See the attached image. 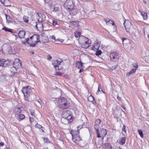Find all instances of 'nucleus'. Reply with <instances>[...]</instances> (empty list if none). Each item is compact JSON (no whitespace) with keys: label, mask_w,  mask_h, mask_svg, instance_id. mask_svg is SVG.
Here are the masks:
<instances>
[{"label":"nucleus","mask_w":149,"mask_h":149,"mask_svg":"<svg viewBox=\"0 0 149 149\" xmlns=\"http://www.w3.org/2000/svg\"><path fill=\"white\" fill-rule=\"evenodd\" d=\"M56 8H54V10H55V9H56Z\"/></svg>","instance_id":"59"},{"label":"nucleus","mask_w":149,"mask_h":149,"mask_svg":"<svg viewBox=\"0 0 149 149\" xmlns=\"http://www.w3.org/2000/svg\"><path fill=\"white\" fill-rule=\"evenodd\" d=\"M126 39H127V38H122V41H123H123H124V40H126Z\"/></svg>","instance_id":"50"},{"label":"nucleus","mask_w":149,"mask_h":149,"mask_svg":"<svg viewBox=\"0 0 149 149\" xmlns=\"http://www.w3.org/2000/svg\"><path fill=\"white\" fill-rule=\"evenodd\" d=\"M79 42L81 45V47L83 48H87L90 46V42L89 39L84 36L79 38Z\"/></svg>","instance_id":"3"},{"label":"nucleus","mask_w":149,"mask_h":149,"mask_svg":"<svg viewBox=\"0 0 149 149\" xmlns=\"http://www.w3.org/2000/svg\"><path fill=\"white\" fill-rule=\"evenodd\" d=\"M3 30H4L5 31H8L10 32H13L12 31L11 29L8 28L5 26H4L3 28H2Z\"/></svg>","instance_id":"30"},{"label":"nucleus","mask_w":149,"mask_h":149,"mask_svg":"<svg viewBox=\"0 0 149 149\" xmlns=\"http://www.w3.org/2000/svg\"><path fill=\"white\" fill-rule=\"evenodd\" d=\"M52 22L53 24V25L55 26L56 25H58L57 23V22L56 21L53 20L52 21Z\"/></svg>","instance_id":"38"},{"label":"nucleus","mask_w":149,"mask_h":149,"mask_svg":"<svg viewBox=\"0 0 149 149\" xmlns=\"http://www.w3.org/2000/svg\"><path fill=\"white\" fill-rule=\"evenodd\" d=\"M30 121L31 122H32L33 121V118L30 117L29 118Z\"/></svg>","instance_id":"46"},{"label":"nucleus","mask_w":149,"mask_h":149,"mask_svg":"<svg viewBox=\"0 0 149 149\" xmlns=\"http://www.w3.org/2000/svg\"><path fill=\"white\" fill-rule=\"evenodd\" d=\"M101 122V120L98 119L96 120L95 123L94 128L96 131L97 136L98 138H101V136L99 132V128L100 127L99 125L100 124Z\"/></svg>","instance_id":"8"},{"label":"nucleus","mask_w":149,"mask_h":149,"mask_svg":"<svg viewBox=\"0 0 149 149\" xmlns=\"http://www.w3.org/2000/svg\"><path fill=\"white\" fill-rule=\"evenodd\" d=\"M121 107L123 108V109H124V110H125V107L123 105H122L121 106Z\"/></svg>","instance_id":"51"},{"label":"nucleus","mask_w":149,"mask_h":149,"mask_svg":"<svg viewBox=\"0 0 149 149\" xmlns=\"http://www.w3.org/2000/svg\"><path fill=\"white\" fill-rule=\"evenodd\" d=\"M22 111L21 107H16L14 110L15 114L17 115L19 114Z\"/></svg>","instance_id":"21"},{"label":"nucleus","mask_w":149,"mask_h":149,"mask_svg":"<svg viewBox=\"0 0 149 149\" xmlns=\"http://www.w3.org/2000/svg\"><path fill=\"white\" fill-rule=\"evenodd\" d=\"M39 36L36 35H34L31 36L30 38L26 39V42L30 45V46L33 47L36 45V42H39Z\"/></svg>","instance_id":"2"},{"label":"nucleus","mask_w":149,"mask_h":149,"mask_svg":"<svg viewBox=\"0 0 149 149\" xmlns=\"http://www.w3.org/2000/svg\"><path fill=\"white\" fill-rule=\"evenodd\" d=\"M25 117V116L23 114H20L17 116V118L19 121H20L24 119Z\"/></svg>","instance_id":"27"},{"label":"nucleus","mask_w":149,"mask_h":149,"mask_svg":"<svg viewBox=\"0 0 149 149\" xmlns=\"http://www.w3.org/2000/svg\"><path fill=\"white\" fill-rule=\"evenodd\" d=\"M31 114L32 116H35V111L34 110L32 111L31 112Z\"/></svg>","instance_id":"40"},{"label":"nucleus","mask_w":149,"mask_h":149,"mask_svg":"<svg viewBox=\"0 0 149 149\" xmlns=\"http://www.w3.org/2000/svg\"><path fill=\"white\" fill-rule=\"evenodd\" d=\"M52 38L53 39H54V40H55V36H52Z\"/></svg>","instance_id":"52"},{"label":"nucleus","mask_w":149,"mask_h":149,"mask_svg":"<svg viewBox=\"0 0 149 149\" xmlns=\"http://www.w3.org/2000/svg\"><path fill=\"white\" fill-rule=\"evenodd\" d=\"M141 15L142 16L144 20H146L148 18L147 15L145 12H141Z\"/></svg>","instance_id":"26"},{"label":"nucleus","mask_w":149,"mask_h":149,"mask_svg":"<svg viewBox=\"0 0 149 149\" xmlns=\"http://www.w3.org/2000/svg\"><path fill=\"white\" fill-rule=\"evenodd\" d=\"M75 36L76 38H77L81 37L80 35L81 34V33L79 31H76L74 33Z\"/></svg>","instance_id":"29"},{"label":"nucleus","mask_w":149,"mask_h":149,"mask_svg":"<svg viewBox=\"0 0 149 149\" xmlns=\"http://www.w3.org/2000/svg\"><path fill=\"white\" fill-rule=\"evenodd\" d=\"M77 127H78V129H79V126H78Z\"/></svg>","instance_id":"58"},{"label":"nucleus","mask_w":149,"mask_h":149,"mask_svg":"<svg viewBox=\"0 0 149 149\" xmlns=\"http://www.w3.org/2000/svg\"><path fill=\"white\" fill-rule=\"evenodd\" d=\"M74 5L72 0H66L65 2L64 6L66 9L70 10L73 8Z\"/></svg>","instance_id":"7"},{"label":"nucleus","mask_w":149,"mask_h":149,"mask_svg":"<svg viewBox=\"0 0 149 149\" xmlns=\"http://www.w3.org/2000/svg\"><path fill=\"white\" fill-rule=\"evenodd\" d=\"M52 58V57L49 55H48L47 56V59L50 60Z\"/></svg>","instance_id":"43"},{"label":"nucleus","mask_w":149,"mask_h":149,"mask_svg":"<svg viewBox=\"0 0 149 149\" xmlns=\"http://www.w3.org/2000/svg\"><path fill=\"white\" fill-rule=\"evenodd\" d=\"M125 125H123V129H122V131L124 132H126V131L125 130Z\"/></svg>","instance_id":"44"},{"label":"nucleus","mask_w":149,"mask_h":149,"mask_svg":"<svg viewBox=\"0 0 149 149\" xmlns=\"http://www.w3.org/2000/svg\"><path fill=\"white\" fill-rule=\"evenodd\" d=\"M37 19L38 22L36 23V27L38 30H42L43 28V24L42 22V20H40L39 19Z\"/></svg>","instance_id":"12"},{"label":"nucleus","mask_w":149,"mask_h":149,"mask_svg":"<svg viewBox=\"0 0 149 149\" xmlns=\"http://www.w3.org/2000/svg\"><path fill=\"white\" fill-rule=\"evenodd\" d=\"M114 24H115L114 23V22H113V23L112 24V25H114Z\"/></svg>","instance_id":"56"},{"label":"nucleus","mask_w":149,"mask_h":149,"mask_svg":"<svg viewBox=\"0 0 149 149\" xmlns=\"http://www.w3.org/2000/svg\"><path fill=\"white\" fill-rule=\"evenodd\" d=\"M25 34V32L23 31H20L18 33V36L20 38H23Z\"/></svg>","instance_id":"19"},{"label":"nucleus","mask_w":149,"mask_h":149,"mask_svg":"<svg viewBox=\"0 0 149 149\" xmlns=\"http://www.w3.org/2000/svg\"><path fill=\"white\" fill-rule=\"evenodd\" d=\"M125 137H122L120 139L118 143L120 145H123L125 143Z\"/></svg>","instance_id":"20"},{"label":"nucleus","mask_w":149,"mask_h":149,"mask_svg":"<svg viewBox=\"0 0 149 149\" xmlns=\"http://www.w3.org/2000/svg\"><path fill=\"white\" fill-rule=\"evenodd\" d=\"M43 140L45 143H50L49 140L47 138H43Z\"/></svg>","instance_id":"35"},{"label":"nucleus","mask_w":149,"mask_h":149,"mask_svg":"<svg viewBox=\"0 0 149 149\" xmlns=\"http://www.w3.org/2000/svg\"><path fill=\"white\" fill-rule=\"evenodd\" d=\"M36 101L38 102L41 105H42V102L41 100L39 99L38 100H36Z\"/></svg>","instance_id":"45"},{"label":"nucleus","mask_w":149,"mask_h":149,"mask_svg":"<svg viewBox=\"0 0 149 149\" xmlns=\"http://www.w3.org/2000/svg\"><path fill=\"white\" fill-rule=\"evenodd\" d=\"M8 77L6 75L4 74L1 76L0 77V81L1 82H4L7 80Z\"/></svg>","instance_id":"16"},{"label":"nucleus","mask_w":149,"mask_h":149,"mask_svg":"<svg viewBox=\"0 0 149 149\" xmlns=\"http://www.w3.org/2000/svg\"><path fill=\"white\" fill-rule=\"evenodd\" d=\"M0 1L5 6H9L10 2L9 0H0Z\"/></svg>","instance_id":"17"},{"label":"nucleus","mask_w":149,"mask_h":149,"mask_svg":"<svg viewBox=\"0 0 149 149\" xmlns=\"http://www.w3.org/2000/svg\"><path fill=\"white\" fill-rule=\"evenodd\" d=\"M88 100L89 101L92 102L94 100V98L93 96L91 95L88 97Z\"/></svg>","instance_id":"31"},{"label":"nucleus","mask_w":149,"mask_h":149,"mask_svg":"<svg viewBox=\"0 0 149 149\" xmlns=\"http://www.w3.org/2000/svg\"><path fill=\"white\" fill-rule=\"evenodd\" d=\"M62 61L61 59L60 61L56 60L54 61L52 63V64L54 67V68L56 70H61L63 69V67L62 66L63 64Z\"/></svg>","instance_id":"6"},{"label":"nucleus","mask_w":149,"mask_h":149,"mask_svg":"<svg viewBox=\"0 0 149 149\" xmlns=\"http://www.w3.org/2000/svg\"><path fill=\"white\" fill-rule=\"evenodd\" d=\"M132 24L129 20H125L124 23V25L126 31L127 32H129L131 28Z\"/></svg>","instance_id":"10"},{"label":"nucleus","mask_w":149,"mask_h":149,"mask_svg":"<svg viewBox=\"0 0 149 149\" xmlns=\"http://www.w3.org/2000/svg\"><path fill=\"white\" fill-rule=\"evenodd\" d=\"M80 69L79 72V73H81V72H83L84 70H83V68H80Z\"/></svg>","instance_id":"47"},{"label":"nucleus","mask_w":149,"mask_h":149,"mask_svg":"<svg viewBox=\"0 0 149 149\" xmlns=\"http://www.w3.org/2000/svg\"><path fill=\"white\" fill-rule=\"evenodd\" d=\"M76 67L79 69L83 67V64L81 61H77L76 63Z\"/></svg>","instance_id":"22"},{"label":"nucleus","mask_w":149,"mask_h":149,"mask_svg":"<svg viewBox=\"0 0 149 149\" xmlns=\"http://www.w3.org/2000/svg\"><path fill=\"white\" fill-rule=\"evenodd\" d=\"M102 52L100 50H98L96 52L95 54L97 56H99L102 54Z\"/></svg>","instance_id":"34"},{"label":"nucleus","mask_w":149,"mask_h":149,"mask_svg":"<svg viewBox=\"0 0 149 149\" xmlns=\"http://www.w3.org/2000/svg\"><path fill=\"white\" fill-rule=\"evenodd\" d=\"M105 149H112V146L108 143H105L104 146Z\"/></svg>","instance_id":"28"},{"label":"nucleus","mask_w":149,"mask_h":149,"mask_svg":"<svg viewBox=\"0 0 149 149\" xmlns=\"http://www.w3.org/2000/svg\"><path fill=\"white\" fill-rule=\"evenodd\" d=\"M100 89H101V91H102L103 92H104L103 91L102 89V88H101L100 86V85H99V86H98V90H97V93H98L99 91H100Z\"/></svg>","instance_id":"41"},{"label":"nucleus","mask_w":149,"mask_h":149,"mask_svg":"<svg viewBox=\"0 0 149 149\" xmlns=\"http://www.w3.org/2000/svg\"><path fill=\"white\" fill-rule=\"evenodd\" d=\"M5 15L7 22L9 23H11L13 22V19L9 15H8L6 14H5Z\"/></svg>","instance_id":"18"},{"label":"nucleus","mask_w":149,"mask_h":149,"mask_svg":"<svg viewBox=\"0 0 149 149\" xmlns=\"http://www.w3.org/2000/svg\"><path fill=\"white\" fill-rule=\"evenodd\" d=\"M13 66L17 69L21 68L22 64L19 59H15L13 62Z\"/></svg>","instance_id":"11"},{"label":"nucleus","mask_w":149,"mask_h":149,"mask_svg":"<svg viewBox=\"0 0 149 149\" xmlns=\"http://www.w3.org/2000/svg\"><path fill=\"white\" fill-rule=\"evenodd\" d=\"M10 50L9 51V53H10Z\"/></svg>","instance_id":"60"},{"label":"nucleus","mask_w":149,"mask_h":149,"mask_svg":"<svg viewBox=\"0 0 149 149\" xmlns=\"http://www.w3.org/2000/svg\"><path fill=\"white\" fill-rule=\"evenodd\" d=\"M23 20L24 22H27L29 21V19L27 17L24 16L23 17Z\"/></svg>","instance_id":"33"},{"label":"nucleus","mask_w":149,"mask_h":149,"mask_svg":"<svg viewBox=\"0 0 149 149\" xmlns=\"http://www.w3.org/2000/svg\"><path fill=\"white\" fill-rule=\"evenodd\" d=\"M4 145V143L3 142H1V143H0V146H3Z\"/></svg>","instance_id":"48"},{"label":"nucleus","mask_w":149,"mask_h":149,"mask_svg":"<svg viewBox=\"0 0 149 149\" xmlns=\"http://www.w3.org/2000/svg\"><path fill=\"white\" fill-rule=\"evenodd\" d=\"M41 130H42V132H44V130L42 129H41Z\"/></svg>","instance_id":"54"},{"label":"nucleus","mask_w":149,"mask_h":149,"mask_svg":"<svg viewBox=\"0 0 149 149\" xmlns=\"http://www.w3.org/2000/svg\"><path fill=\"white\" fill-rule=\"evenodd\" d=\"M133 66L136 69H137L138 68V65L137 63H134L133 64Z\"/></svg>","instance_id":"36"},{"label":"nucleus","mask_w":149,"mask_h":149,"mask_svg":"<svg viewBox=\"0 0 149 149\" xmlns=\"http://www.w3.org/2000/svg\"><path fill=\"white\" fill-rule=\"evenodd\" d=\"M62 116L63 118L67 120L68 123L71 122L73 120L72 112L69 110L63 111L62 113Z\"/></svg>","instance_id":"5"},{"label":"nucleus","mask_w":149,"mask_h":149,"mask_svg":"<svg viewBox=\"0 0 149 149\" xmlns=\"http://www.w3.org/2000/svg\"><path fill=\"white\" fill-rule=\"evenodd\" d=\"M31 53L32 54H33L34 53V52L33 51H31Z\"/></svg>","instance_id":"53"},{"label":"nucleus","mask_w":149,"mask_h":149,"mask_svg":"<svg viewBox=\"0 0 149 149\" xmlns=\"http://www.w3.org/2000/svg\"><path fill=\"white\" fill-rule=\"evenodd\" d=\"M35 127H36V128H39V129H40L41 128H42V126L37 123L35 125Z\"/></svg>","instance_id":"37"},{"label":"nucleus","mask_w":149,"mask_h":149,"mask_svg":"<svg viewBox=\"0 0 149 149\" xmlns=\"http://www.w3.org/2000/svg\"><path fill=\"white\" fill-rule=\"evenodd\" d=\"M57 102L58 107L63 109H68L70 105V103L67 102L66 100L63 97L58 99Z\"/></svg>","instance_id":"1"},{"label":"nucleus","mask_w":149,"mask_h":149,"mask_svg":"<svg viewBox=\"0 0 149 149\" xmlns=\"http://www.w3.org/2000/svg\"><path fill=\"white\" fill-rule=\"evenodd\" d=\"M136 70V69H132L127 74V77L130 76L131 74L135 72Z\"/></svg>","instance_id":"24"},{"label":"nucleus","mask_w":149,"mask_h":149,"mask_svg":"<svg viewBox=\"0 0 149 149\" xmlns=\"http://www.w3.org/2000/svg\"><path fill=\"white\" fill-rule=\"evenodd\" d=\"M117 99L119 100H121V98L120 97L118 96L117 97Z\"/></svg>","instance_id":"49"},{"label":"nucleus","mask_w":149,"mask_h":149,"mask_svg":"<svg viewBox=\"0 0 149 149\" xmlns=\"http://www.w3.org/2000/svg\"><path fill=\"white\" fill-rule=\"evenodd\" d=\"M17 68L13 66V67L11 68L10 71L13 74H14L17 72Z\"/></svg>","instance_id":"25"},{"label":"nucleus","mask_w":149,"mask_h":149,"mask_svg":"<svg viewBox=\"0 0 149 149\" xmlns=\"http://www.w3.org/2000/svg\"><path fill=\"white\" fill-rule=\"evenodd\" d=\"M71 10L70 13L71 14L73 15H76L77 12V10L76 9H70Z\"/></svg>","instance_id":"23"},{"label":"nucleus","mask_w":149,"mask_h":149,"mask_svg":"<svg viewBox=\"0 0 149 149\" xmlns=\"http://www.w3.org/2000/svg\"><path fill=\"white\" fill-rule=\"evenodd\" d=\"M4 149H10L8 148H5Z\"/></svg>","instance_id":"57"},{"label":"nucleus","mask_w":149,"mask_h":149,"mask_svg":"<svg viewBox=\"0 0 149 149\" xmlns=\"http://www.w3.org/2000/svg\"><path fill=\"white\" fill-rule=\"evenodd\" d=\"M99 133H100L101 137L104 138L107 134V131L106 130L102 129L99 132Z\"/></svg>","instance_id":"14"},{"label":"nucleus","mask_w":149,"mask_h":149,"mask_svg":"<svg viewBox=\"0 0 149 149\" xmlns=\"http://www.w3.org/2000/svg\"><path fill=\"white\" fill-rule=\"evenodd\" d=\"M70 133L72 135V140L74 142L77 143V141L81 140V138L79 136V131L78 129L77 130H71Z\"/></svg>","instance_id":"4"},{"label":"nucleus","mask_w":149,"mask_h":149,"mask_svg":"<svg viewBox=\"0 0 149 149\" xmlns=\"http://www.w3.org/2000/svg\"><path fill=\"white\" fill-rule=\"evenodd\" d=\"M8 64V62L5 59H0V66L6 67Z\"/></svg>","instance_id":"13"},{"label":"nucleus","mask_w":149,"mask_h":149,"mask_svg":"<svg viewBox=\"0 0 149 149\" xmlns=\"http://www.w3.org/2000/svg\"><path fill=\"white\" fill-rule=\"evenodd\" d=\"M138 132L139 135H140V136H141V137L142 138H143V134L142 131L140 130H138Z\"/></svg>","instance_id":"32"},{"label":"nucleus","mask_w":149,"mask_h":149,"mask_svg":"<svg viewBox=\"0 0 149 149\" xmlns=\"http://www.w3.org/2000/svg\"><path fill=\"white\" fill-rule=\"evenodd\" d=\"M56 74L58 76H61L62 75V74L61 72H57L56 73Z\"/></svg>","instance_id":"42"},{"label":"nucleus","mask_w":149,"mask_h":149,"mask_svg":"<svg viewBox=\"0 0 149 149\" xmlns=\"http://www.w3.org/2000/svg\"><path fill=\"white\" fill-rule=\"evenodd\" d=\"M117 54L116 52H113L110 54V56L112 61H114L115 59L117 58Z\"/></svg>","instance_id":"15"},{"label":"nucleus","mask_w":149,"mask_h":149,"mask_svg":"<svg viewBox=\"0 0 149 149\" xmlns=\"http://www.w3.org/2000/svg\"><path fill=\"white\" fill-rule=\"evenodd\" d=\"M117 66H118V64H117L116 65L112 66L111 68V69L112 70H113L116 69L117 68Z\"/></svg>","instance_id":"39"},{"label":"nucleus","mask_w":149,"mask_h":149,"mask_svg":"<svg viewBox=\"0 0 149 149\" xmlns=\"http://www.w3.org/2000/svg\"><path fill=\"white\" fill-rule=\"evenodd\" d=\"M22 91L25 96L27 97L30 95L31 90L28 86L23 87L22 89Z\"/></svg>","instance_id":"9"},{"label":"nucleus","mask_w":149,"mask_h":149,"mask_svg":"<svg viewBox=\"0 0 149 149\" xmlns=\"http://www.w3.org/2000/svg\"><path fill=\"white\" fill-rule=\"evenodd\" d=\"M37 15H38V17H39V15H38V13H37Z\"/></svg>","instance_id":"55"}]
</instances>
